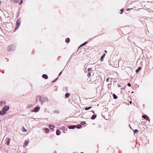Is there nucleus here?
I'll return each mask as SVG.
<instances>
[{"instance_id":"obj_26","label":"nucleus","mask_w":153,"mask_h":153,"mask_svg":"<svg viewBox=\"0 0 153 153\" xmlns=\"http://www.w3.org/2000/svg\"><path fill=\"white\" fill-rule=\"evenodd\" d=\"M27 130H26L24 127L23 128L22 131L24 132H26Z\"/></svg>"},{"instance_id":"obj_5","label":"nucleus","mask_w":153,"mask_h":153,"mask_svg":"<svg viewBox=\"0 0 153 153\" xmlns=\"http://www.w3.org/2000/svg\"><path fill=\"white\" fill-rule=\"evenodd\" d=\"M39 109L40 107L38 106H37L34 108L33 111L35 112H36L39 111Z\"/></svg>"},{"instance_id":"obj_40","label":"nucleus","mask_w":153,"mask_h":153,"mask_svg":"<svg viewBox=\"0 0 153 153\" xmlns=\"http://www.w3.org/2000/svg\"><path fill=\"white\" fill-rule=\"evenodd\" d=\"M55 112H56V113H59L58 111H55Z\"/></svg>"},{"instance_id":"obj_35","label":"nucleus","mask_w":153,"mask_h":153,"mask_svg":"<svg viewBox=\"0 0 153 153\" xmlns=\"http://www.w3.org/2000/svg\"><path fill=\"white\" fill-rule=\"evenodd\" d=\"M22 3V0H21L20 3H19V4H21Z\"/></svg>"},{"instance_id":"obj_25","label":"nucleus","mask_w":153,"mask_h":153,"mask_svg":"<svg viewBox=\"0 0 153 153\" xmlns=\"http://www.w3.org/2000/svg\"><path fill=\"white\" fill-rule=\"evenodd\" d=\"M134 133L136 134L137 132H138V131L137 129H135L134 130Z\"/></svg>"},{"instance_id":"obj_3","label":"nucleus","mask_w":153,"mask_h":153,"mask_svg":"<svg viewBox=\"0 0 153 153\" xmlns=\"http://www.w3.org/2000/svg\"><path fill=\"white\" fill-rule=\"evenodd\" d=\"M15 46L13 45H11L9 46L7 48V50L8 51H12L15 49Z\"/></svg>"},{"instance_id":"obj_13","label":"nucleus","mask_w":153,"mask_h":153,"mask_svg":"<svg viewBox=\"0 0 153 153\" xmlns=\"http://www.w3.org/2000/svg\"><path fill=\"white\" fill-rule=\"evenodd\" d=\"M56 134L58 135H59L61 134L60 131L59 130H57L56 131Z\"/></svg>"},{"instance_id":"obj_23","label":"nucleus","mask_w":153,"mask_h":153,"mask_svg":"<svg viewBox=\"0 0 153 153\" xmlns=\"http://www.w3.org/2000/svg\"><path fill=\"white\" fill-rule=\"evenodd\" d=\"M81 127V125L79 124L78 125L76 126V128H79Z\"/></svg>"},{"instance_id":"obj_31","label":"nucleus","mask_w":153,"mask_h":153,"mask_svg":"<svg viewBox=\"0 0 153 153\" xmlns=\"http://www.w3.org/2000/svg\"><path fill=\"white\" fill-rule=\"evenodd\" d=\"M91 68H88V71H91Z\"/></svg>"},{"instance_id":"obj_17","label":"nucleus","mask_w":153,"mask_h":153,"mask_svg":"<svg viewBox=\"0 0 153 153\" xmlns=\"http://www.w3.org/2000/svg\"><path fill=\"white\" fill-rule=\"evenodd\" d=\"M54 128L53 126L52 125H49V128L51 130H53Z\"/></svg>"},{"instance_id":"obj_44","label":"nucleus","mask_w":153,"mask_h":153,"mask_svg":"<svg viewBox=\"0 0 153 153\" xmlns=\"http://www.w3.org/2000/svg\"><path fill=\"white\" fill-rule=\"evenodd\" d=\"M83 153V152H81V153Z\"/></svg>"},{"instance_id":"obj_12","label":"nucleus","mask_w":153,"mask_h":153,"mask_svg":"<svg viewBox=\"0 0 153 153\" xmlns=\"http://www.w3.org/2000/svg\"><path fill=\"white\" fill-rule=\"evenodd\" d=\"M6 104V102L5 101H2V102H1V105H2V106H5V105Z\"/></svg>"},{"instance_id":"obj_11","label":"nucleus","mask_w":153,"mask_h":153,"mask_svg":"<svg viewBox=\"0 0 153 153\" xmlns=\"http://www.w3.org/2000/svg\"><path fill=\"white\" fill-rule=\"evenodd\" d=\"M42 77L43 78H44L45 79H48V76L46 75L45 74H43L42 75Z\"/></svg>"},{"instance_id":"obj_27","label":"nucleus","mask_w":153,"mask_h":153,"mask_svg":"<svg viewBox=\"0 0 153 153\" xmlns=\"http://www.w3.org/2000/svg\"><path fill=\"white\" fill-rule=\"evenodd\" d=\"M19 0H15L13 1V2L15 3H17L19 2Z\"/></svg>"},{"instance_id":"obj_1","label":"nucleus","mask_w":153,"mask_h":153,"mask_svg":"<svg viewBox=\"0 0 153 153\" xmlns=\"http://www.w3.org/2000/svg\"><path fill=\"white\" fill-rule=\"evenodd\" d=\"M10 107L9 106H5L2 108L1 111V115L5 114L7 112V111L8 110Z\"/></svg>"},{"instance_id":"obj_21","label":"nucleus","mask_w":153,"mask_h":153,"mask_svg":"<svg viewBox=\"0 0 153 153\" xmlns=\"http://www.w3.org/2000/svg\"><path fill=\"white\" fill-rule=\"evenodd\" d=\"M91 108H92L91 107H88V108H85V110H88L90 109Z\"/></svg>"},{"instance_id":"obj_2","label":"nucleus","mask_w":153,"mask_h":153,"mask_svg":"<svg viewBox=\"0 0 153 153\" xmlns=\"http://www.w3.org/2000/svg\"><path fill=\"white\" fill-rule=\"evenodd\" d=\"M40 103L42 104L44 103L45 102H48L49 101V100L47 97L42 98L40 97L39 98Z\"/></svg>"},{"instance_id":"obj_18","label":"nucleus","mask_w":153,"mask_h":153,"mask_svg":"<svg viewBox=\"0 0 153 153\" xmlns=\"http://www.w3.org/2000/svg\"><path fill=\"white\" fill-rule=\"evenodd\" d=\"M45 132H46V133H48L49 131V129H48V128H45Z\"/></svg>"},{"instance_id":"obj_8","label":"nucleus","mask_w":153,"mask_h":153,"mask_svg":"<svg viewBox=\"0 0 153 153\" xmlns=\"http://www.w3.org/2000/svg\"><path fill=\"white\" fill-rule=\"evenodd\" d=\"M28 143H29V140H25V143H24V147H26V146H27L28 144Z\"/></svg>"},{"instance_id":"obj_33","label":"nucleus","mask_w":153,"mask_h":153,"mask_svg":"<svg viewBox=\"0 0 153 153\" xmlns=\"http://www.w3.org/2000/svg\"><path fill=\"white\" fill-rule=\"evenodd\" d=\"M128 86H131V84L130 83H128Z\"/></svg>"},{"instance_id":"obj_38","label":"nucleus","mask_w":153,"mask_h":153,"mask_svg":"<svg viewBox=\"0 0 153 153\" xmlns=\"http://www.w3.org/2000/svg\"><path fill=\"white\" fill-rule=\"evenodd\" d=\"M130 10V8H128L127 9V11H128V10Z\"/></svg>"},{"instance_id":"obj_24","label":"nucleus","mask_w":153,"mask_h":153,"mask_svg":"<svg viewBox=\"0 0 153 153\" xmlns=\"http://www.w3.org/2000/svg\"><path fill=\"white\" fill-rule=\"evenodd\" d=\"M87 43V42H85L84 43H83L82 44L80 45V46L81 47V46H84V45H85V44H86Z\"/></svg>"},{"instance_id":"obj_42","label":"nucleus","mask_w":153,"mask_h":153,"mask_svg":"<svg viewBox=\"0 0 153 153\" xmlns=\"http://www.w3.org/2000/svg\"><path fill=\"white\" fill-rule=\"evenodd\" d=\"M105 52L106 53H107L106 51L105 50Z\"/></svg>"},{"instance_id":"obj_9","label":"nucleus","mask_w":153,"mask_h":153,"mask_svg":"<svg viewBox=\"0 0 153 153\" xmlns=\"http://www.w3.org/2000/svg\"><path fill=\"white\" fill-rule=\"evenodd\" d=\"M76 127L75 126H68V128L70 129H74Z\"/></svg>"},{"instance_id":"obj_4","label":"nucleus","mask_w":153,"mask_h":153,"mask_svg":"<svg viewBox=\"0 0 153 153\" xmlns=\"http://www.w3.org/2000/svg\"><path fill=\"white\" fill-rule=\"evenodd\" d=\"M21 23V20L20 19H17L16 22V26L15 28L16 30H17L18 29L20 26Z\"/></svg>"},{"instance_id":"obj_36","label":"nucleus","mask_w":153,"mask_h":153,"mask_svg":"<svg viewBox=\"0 0 153 153\" xmlns=\"http://www.w3.org/2000/svg\"><path fill=\"white\" fill-rule=\"evenodd\" d=\"M126 87V86H124L123 88H122V89H124Z\"/></svg>"},{"instance_id":"obj_29","label":"nucleus","mask_w":153,"mask_h":153,"mask_svg":"<svg viewBox=\"0 0 153 153\" xmlns=\"http://www.w3.org/2000/svg\"><path fill=\"white\" fill-rule=\"evenodd\" d=\"M85 122H82L81 123V124L82 125H84V124H85Z\"/></svg>"},{"instance_id":"obj_37","label":"nucleus","mask_w":153,"mask_h":153,"mask_svg":"<svg viewBox=\"0 0 153 153\" xmlns=\"http://www.w3.org/2000/svg\"><path fill=\"white\" fill-rule=\"evenodd\" d=\"M62 71H61L59 74V76H60L62 74Z\"/></svg>"},{"instance_id":"obj_14","label":"nucleus","mask_w":153,"mask_h":153,"mask_svg":"<svg viewBox=\"0 0 153 153\" xmlns=\"http://www.w3.org/2000/svg\"><path fill=\"white\" fill-rule=\"evenodd\" d=\"M97 117L96 115H94L92 116L91 117V119L92 120H94Z\"/></svg>"},{"instance_id":"obj_30","label":"nucleus","mask_w":153,"mask_h":153,"mask_svg":"<svg viewBox=\"0 0 153 153\" xmlns=\"http://www.w3.org/2000/svg\"><path fill=\"white\" fill-rule=\"evenodd\" d=\"M91 74L90 73H89L88 74V77H89L91 76Z\"/></svg>"},{"instance_id":"obj_10","label":"nucleus","mask_w":153,"mask_h":153,"mask_svg":"<svg viewBox=\"0 0 153 153\" xmlns=\"http://www.w3.org/2000/svg\"><path fill=\"white\" fill-rule=\"evenodd\" d=\"M141 69V67H139L138 69H137L135 71L137 73H138Z\"/></svg>"},{"instance_id":"obj_6","label":"nucleus","mask_w":153,"mask_h":153,"mask_svg":"<svg viewBox=\"0 0 153 153\" xmlns=\"http://www.w3.org/2000/svg\"><path fill=\"white\" fill-rule=\"evenodd\" d=\"M10 140L9 137L6 138L5 143L7 145H8L10 143Z\"/></svg>"},{"instance_id":"obj_28","label":"nucleus","mask_w":153,"mask_h":153,"mask_svg":"<svg viewBox=\"0 0 153 153\" xmlns=\"http://www.w3.org/2000/svg\"><path fill=\"white\" fill-rule=\"evenodd\" d=\"M124 10V9H122L120 10V11H121V13H120V14H122L123 13Z\"/></svg>"},{"instance_id":"obj_41","label":"nucleus","mask_w":153,"mask_h":153,"mask_svg":"<svg viewBox=\"0 0 153 153\" xmlns=\"http://www.w3.org/2000/svg\"><path fill=\"white\" fill-rule=\"evenodd\" d=\"M131 103H132V102L131 101H130V104H131Z\"/></svg>"},{"instance_id":"obj_32","label":"nucleus","mask_w":153,"mask_h":153,"mask_svg":"<svg viewBox=\"0 0 153 153\" xmlns=\"http://www.w3.org/2000/svg\"><path fill=\"white\" fill-rule=\"evenodd\" d=\"M57 78L56 79H55V80H54V81H53V82H55L57 80Z\"/></svg>"},{"instance_id":"obj_22","label":"nucleus","mask_w":153,"mask_h":153,"mask_svg":"<svg viewBox=\"0 0 153 153\" xmlns=\"http://www.w3.org/2000/svg\"><path fill=\"white\" fill-rule=\"evenodd\" d=\"M113 97H114V99H117V96L114 94H113Z\"/></svg>"},{"instance_id":"obj_43","label":"nucleus","mask_w":153,"mask_h":153,"mask_svg":"<svg viewBox=\"0 0 153 153\" xmlns=\"http://www.w3.org/2000/svg\"><path fill=\"white\" fill-rule=\"evenodd\" d=\"M92 112L94 113V111H92Z\"/></svg>"},{"instance_id":"obj_39","label":"nucleus","mask_w":153,"mask_h":153,"mask_svg":"<svg viewBox=\"0 0 153 153\" xmlns=\"http://www.w3.org/2000/svg\"><path fill=\"white\" fill-rule=\"evenodd\" d=\"M118 87H120L121 86V85H120L119 84H118Z\"/></svg>"},{"instance_id":"obj_20","label":"nucleus","mask_w":153,"mask_h":153,"mask_svg":"<svg viewBox=\"0 0 153 153\" xmlns=\"http://www.w3.org/2000/svg\"><path fill=\"white\" fill-rule=\"evenodd\" d=\"M70 41V39L68 38H67L65 40V42L67 43H68Z\"/></svg>"},{"instance_id":"obj_34","label":"nucleus","mask_w":153,"mask_h":153,"mask_svg":"<svg viewBox=\"0 0 153 153\" xmlns=\"http://www.w3.org/2000/svg\"><path fill=\"white\" fill-rule=\"evenodd\" d=\"M109 78H108L106 79V81H107V82H108V81H109Z\"/></svg>"},{"instance_id":"obj_7","label":"nucleus","mask_w":153,"mask_h":153,"mask_svg":"<svg viewBox=\"0 0 153 153\" xmlns=\"http://www.w3.org/2000/svg\"><path fill=\"white\" fill-rule=\"evenodd\" d=\"M142 117L144 118L145 119L148 120L149 121L150 120L149 119V118L146 115H143L142 116Z\"/></svg>"},{"instance_id":"obj_16","label":"nucleus","mask_w":153,"mask_h":153,"mask_svg":"<svg viewBox=\"0 0 153 153\" xmlns=\"http://www.w3.org/2000/svg\"><path fill=\"white\" fill-rule=\"evenodd\" d=\"M32 104H29L27 105V108H31V107H32Z\"/></svg>"},{"instance_id":"obj_15","label":"nucleus","mask_w":153,"mask_h":153,"mask_svg":"<svg viewBox=\"0 0 153 153\" xmlns=\"http://www.w3.org/2000/svg\"><path fill=\"white\" fill-rule=\"evenodd\" d=\"M105 55V54L104 53L103 54V55L102 56H101V61H102L103 60V59H104V58Z\"/></svg>"},{"instance_id":"obj_19","label":"nucleus","mask_w":153,"mask_h":153,"mask_svg":"<svg viewBox=\"0 0 153 153\" xmlns=\"http://www.w3.org/2000/svg\"><path fill=\"white\" fill-rule=\"evenodd\" d=\"M70 96V94L68 93H67L65 94V97L66 98H68Z\"/></svg>"}]
</instances>
